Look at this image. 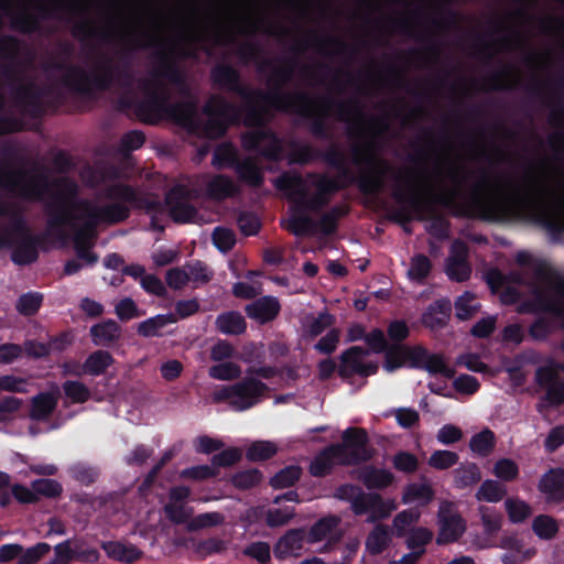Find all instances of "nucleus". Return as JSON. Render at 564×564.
<instances>
[{
  "label": "nucleus",
  "instance_id": "obj_1",
  "mask_svg": "<svg viewBox=\"0 0 564 564\" xmlns=\"http://www.w3.org/2000/svg\"><path fill=\"white\" fill-rule=\"evenodd\" d=\"M0 187L14 196L44 202L50 208L48 226L53 235L74 236L77 256L87 264L97 261L89 250L98 224H113L128 217V205L139 206L135 192L124 185H116L111 197L118 202L99 205L75 202L77 185L66 177L48 182V171L41 166L29 170H9L0 175Z\"/></svg>",
  "mask_w": 564,
  "mask_h": 564
},
{
  "label": "nucleus",
  "instance_id": "obj_2",
  "mask_svg": "<svg viewBox=\"0 0 564 564\" xmlns=\"http://www.w3.org/2000/svg\"><path fill=\"white\" fill-rule=\"evenodd\" d=\"M213 77L221 87L241 94L246 107L245 123L254 127L243 134L242 145L246 150L258 151L267 158H276L281 151L275 137L260 127L271 109L316 118L336 113L340 120L349 122L352 132L358 135H378L388 128L387 118H368L356 100L334 106L327 98H311L303 94H282L276 90L269 94L248 93L240 88L236 70L223 65L214 69Z\"/></svg>",
  "mask_w": 564,
  "mask_h": 564
},
{
  "label": "nucleus",
  "instance_id": "obj_3",
  "mask_svg": "<svg viewBox=\"0 0 564 564\" xmlns=\"http://www.w3.org/2000/svg\"><path fill=\"white\" fill-rule=\"evenodd\" d=\"M357 163H369V167L360 174L359 185L364 193L373 194L383 186V177L391 173L395 181L394 197L406 200L416 212L430 202L436 192L441 191V183L446 176L455 184L458 181V170L453 163L440 161L433 171L423 166H409L392 170L384 161L376 160L372 149L368 147L362 153L356 152Z\"/></svg>",
  "mask_w": 564,
  "mask_h": 564
},
{
  "label": "nucleus",
  "instance_id": "obj_4",
  "mask_svg": "<svg viewBox=\"0 0 564 564\" xmlns=\"http://www.w3.org/2000/svg\"><path fill=\"white\" fill-rule=\"evenodd\" d=\"M549 183L547 160H527L521 175L511 184L510 200L516 207L529 213L551 235L558 236L564 231V221L547 203Z\"/></svg>",
  "mask_w": 564,
  "mask_h": 564
},
{
  "label": "nucleus",
  "instance_id": "obj_5",
  "mask_svg": "<svg viewBox=\"0 0 564 564\" xmlns=\"http://www.w3.org/2000/svg\"><path fill=\"white\" fill-rule=\"evenodd\" d=\"M275 186L286 193L290 199L304 209L315 210L324 206L327 194L335 189L333 181L324 176L303 180L295 174H283L275 180Z\"/></svg>",
  "mask_w": 564,
  "mask_h": 564
},
{
  "label": "nucleus",
  "instance_id": "obj_6",
  "mask_svg": "<svg viewBox=\"0 0 564 564\" xmlns=\"http://www.w3.org/2000/svg\"><path fill=\"white\" fill-rule=\"evenodd\" d=\"M499 31L500 15L498 0H496V93L500 90L499 79L501 76V62L498 58V54L502 40L498 36ZM503 44L508 51L517 53L528 68L536 69L540 67L543 54L533 47L530 36L519 25L510 30L509 34L503 39Z\"/></svg>",
  "mask_w": 564,
  "mask_h": 564
},
{
  "label": "nucleus",
  "instance_id": "obj_7",
  "mask_svg": "<svg viewBox=\"0 0 564 564\" xmlns=\"http://www.w3.org/2000/svg\"><path fill=\"white\" fill-rule=\"evenodd\" d=\"M267 386L254 378L230 386H220L212 393L214 403L227 402L231 408L243 411L254 405L264 393Z\"/></svg>",
  "mask_w": 564,
  "mask_h": 564
},
{
  "label": "nucleus",
  "instance_id": "obj_8",
  "mask_svg": "<svg viewBox=\"0 0 564 564\" xmlns=\"http://www.w3.org/2000/svg\"><path fill=\"white\" fill-rule=\"evenodd\" d=\"M367 442L365 430L350 427L344 432L341 444L329 447L339 465H355L370 458Z\"/></svg>",
  "mask_w": 564,
  "mask_h": 564
},
{
  "label": "nucleus",
  "instance_id": "obj_9",
  "mask_svg": "<svg viewBox=\"0 0 564 564\" xmlns=\"http://www.w3.org/2000/svg\"><path fill=\"white\" fill-rule=\"evenodd\" d=\"M207 121L204 132L208 138H218L224 134L227 123L235 119L236 109L221 97H212L204 108Z\"/></svg>",
  "mask_w": 564,
  "mask_h": 564
},
{
  "label": "nucleus",
  "instance_id": "obj_10",
  "mask_svg": "<svg viewBox=\"0 0 564 564\" xmlns=\"http://www.w3.org/2000/svg\"><path fill=\"white\" fill-rule=\"evenodd\" d=\"M440 527L436 538L437 544H448L457 541L466 530L465 521L449 501H442L437 512Z\"/></svg>",
  "mask_w": 564,
  "mask_h": 564
},
{
  "label": "nucleus",
  "instance_id": "obj_11",
  "mask_svg": "<svg viewBox=\"0 0 564 564\" xmlns=\"http://www.w3.org/2000/svg\"><path fill=\"white\" fill-rule=\"evenodd\" d=\"M197 196L198 192L196 189L184 184L174 186L167 193L165 200L170 216L174 221L189 223L196 220V209L189 204V200Z\"/></svg>",
  "mask_w": 564,
  "mask_h": 564
},
{
  "label": "nucleus",
  "instance_id": "obj_12",
  "mask_svg": "<svg viewBox=\"0 0 564 564\" xmlns=\"http://www.w3.org/2000/svg\"><path fill=\"white\" fill-rule=\"evenodd\" d=\"M398 508L394 499H384L379 494H365L354 506L357 516L368 514V522H377L387 519Z\"/></svg>",
  "mask_w": 564,
  "mask_h": 564
},
{
  "label": "nucleus",
  "instance_id": "obj_13",
  "mask_svg": "<svg viewBox=\"0 0 564 564\" xmlns=\"http://www.w3.org/2000/svg\"><path fill=\"white\" fill-rule=\"evenodd\" d=\"M367 350L361 347L354 346L340 355V364L338 366V373L341 378H349L352 375H360L368 377L375 375L378 370V365L366 362Z\"/></svg>",
  "mask_w": 564,
  "mask_h": 564
},
{
  "label": "nucleus",
  "instance_id": "obj_14",
  "mask_svg": "<svg viewBox=\"0 0 564 564\" xmlns=\"http://www.w3.org/2000/svg\"><path fill=\"white\" fill-rule=\"evenodd\" d=\"M467 258V246L460 240L454 241L445 264V272L451 280L464 282L469 279L471 267Z\"/></svg>",
  "mask_w": 564,
  "mask_h": 564
},
{
  "label": "nucleus",
  "instance_id": "obj_15",
  "mask_svg": "<svg viewBox=\"0 0 564 564\" xmlns=\"http://www.w3.org/2000/svg\"><path fill=\"white\" fill-rule=\"evenodd\" d=\"M518 312L520 314L549 313L557 317L564 316L563 305L540 288L534 289L532 299L519 303Z\"/></svg>",
  "mask_w": 564,
  "mask_h": 564
},
{
  "label": "nucleus",
  "instance_id": "obj_16",
  "mask_svg": "<svg viewBox=\"0 0 564 564\" xmlns=\"http://www.w3.org/2000/svg\"><path fill=\"white\" fill-rule=\"evenodd\" d=\"M517 1L519 7L511 13V17L519 25L536 24L539 31L545 35L552 34L555 31V25L564 28V18L539 17L531 12L524 0Z\"/></svg>",
  "mask_w": 564,
  "mask_h": 564
},
{
  "label": "nucleus",
  "instance_id": "obj_17",
  "mask_svg": "<svg viewBox=\"0 0 564 564\" xmlns=\"http://www.w3.org/2000/svg\"><path fill=\"white\" fill-rule=\"evenodd\" d=\"M539 491L547 503L560 505L564 502V469L550 468L544 473L538 484Z\"/></svg>",
  "mask_w": 564,
  "mask_h": 564
},
{
  "label": "nucleus",
  "instance_id": "obj_18",
  "mask_svg": "<svg viewBox=\"0 0 564 564\" xmlns=\"http://www.w3.org/2000/svg\"><path fill=\"white\" fill-rule=\"evenodd\" d=\"M59 399V388L53 383L51 390L34 395L31 400L29 416L32 420L43 421L55 411Z\"/></svg>",
  "mask_w": 564,
  "mask_h": 564
},
{
  "label": "nucleus",
  "instance_id": "obj_19",
  "mask_svg": "<svg viewBox=\"0 0 564 564\" xmlns=\"http://www.w3.org/2000/svg\"><path fill=\"white\" fill-rule=\"evenodd\" d=\"M304 538L305 531L303 529L289 530L276 542L274 546V555L279 558L300 555Z\"/></svg>",
  "mask_w": 564,
  "mask_h": 564
},
{
  "label": "nucleus",
  "instance_id": "obj_20",
  "mask_svg": "<svg viewBox=\"0 0 564 564\" xmlns=\"http://www.w3.org/2000/svg\"><path fill=\"white\" fill-rule=\"evenodd\" d=\"M279 311V301L272 296H263L246 307L248 316L262 324L275 318Z\"/></svg>",
  "mask_w": 564,
  "mask_h": 564
},
{
  "label": "nucleus",
  "instance_id": "obj_21",
  "mask_svg": "<svg viewBox=\"0 0 564 564\" xmlns=\"http://www.w3.org/2000/svg\"><path fill=\"white\" fill-rule=\"evenodd\" d=\"M101 547L110 558L128 564L143 556V552L140 549L121 541L102 542Z\"/></svg>",
  "mask_w": 564,
  "mask_h": 564
},
{
  "label": "nucleus",
  "instance_id": "obj_22",
  "mask_svg": "<svg viewBox=\"0 0 564 564\" xmlns=\"http://www.w3.org/2000/svg\"><path fill=\"white\" fill-rule=\"evenodd\" d=\"M451 314L448 300H438L431 304L422 315V323L432 330L443 328Z\"/></svg>",
  "mask_w": 564,
  "mask_h": 564
},
{
  "label": "nucleus",
  "instance_id": "obj_23",
  "mask_svg": "<svg viewBox=\"0 0 564 564\" xmlns=\"http://www.w3.org/2000/svg\"><path fill=\"white\" fill-rule=\"evenodd\" d=\"M356 478L360 480L368 489H383L389 487L394 480L392 473L371 466H366L365 468L358 470Z\"/></svg>",
  "mask_w": 564,
  "mask_h": 564
},
{
  "label": "nucleus",
  "instance_id": "obj_24",
  "mask_svg": "<svg viewBox=\"0 0 564 564\" xmlns=\"http://www.w3.org/2000/svg\"><path fill=\"white\" fill-rule=\"evenodd\" d=\"M90 336L96 346H108L121 336V328L113 319L96 324L90 328Z\"/></svg>",
  "mask_w": 564,
  "mask_h": 564
},
{
  "label": "nucleus",
  "instance_id": "obj_25",
  "mask_svg": "<svg viewBox=\"0 0 564 564\" xmlns=\"http://www.w3.org/2000/svg\"><path fill=\"white\" fill-rule=\"evenodd\" d=\"M435 492L431 484L426 481L408 485L402 494L404 505L417 503L426 506L434 499Z\"/></svg>",
  "mask_w": 564,
  "mask_h": 564
},
{
  "label": "nucleus",
  "instance_id": "obj_26",
  "mask_svg": "<svg viewBox=\"0 0 564 564\" xmlns=\"http://www.w3.org/2000/svg\"><path fill=\"white\" fill-rule=\"evenodd\" d=\"M226 524V516L220 511L202 512L187 522L188 532H198L208 529L221 528Z\"/></svg>",
  "mask_w": 564,
  "mask_h": 564
},
{
  "label": "nucleus",
  "instance_id": "obj_27",
  "mask_svg": "<svg viewBox=\"0 0 564 564\" xmlns=\"http://www.w3.org/2000/svg\"><path fill=\"white\" fill-rule=\"evenodd\" d=\"M508 520L512 524L525 522L533 513L531 505L518 497H509L503 502Z\"/></svg>",
  "mask_w": 564,
  "mask_h": 564
},
{
  "label": "nucleus",
  "instance_id": "obj_28",
  "mask_svg": "<svg viewBox=\"0 0 564 564\" xmlns=\"http://www.w3.org/2000/svg\"><path fill=\"white\" fill-rule=\"evenodd\" d=\"M531 529L540 540L551 541L557 535L560 524L550 514H539L533 518Z\"/></svg>",
  "mask_w": 564,
  "mask_h": 564
},
{
  "label": "nucleus",
  "instance_id": "obj_29",
  "mask_svg": "<svg viewBox=\"0 0 564 564\" xmlns=\"http://www.w3.org/2000/svg\"><path fill=\"white\" fill-rule=\"evenodd\" d=\"M217 329L227 335H240L246 330V321L238 312H226L216 319Z\"/></svg>",
  "mask_w": 564,
  "mask_h": 564
},
{
  "label": "nucleus",
  "instance_id": "obj_30",
  "mask_svg": "<svg viewBox=\"0 0 564 564\" xmlns=\"http://www.w3.org/2000/svg\"><path fill=\"white\" fill-rule=\"evenodd\" d=\"M476 498L480 503L479 512L481 514L482 522L487 530L490 531L492 529V513L491 508L486 503H491L494 501V482L491 480L484 481L476 494Z\"/></svg>",
  "mask_w": 564,
  "mask_h": 564
},
{
  "label": "nucleus",
  "instance_id": "obj_31",
  "mask_svg": "<svg viewBox=\"0 0 564 564\" xmlns=\"http://www.w3.org/2000/svg\"><path fill=\"white\" fill-rule=\"evenodd\" d=\"M421 517V512L417 509H406L397 513L392 520L391 530L392 533L398 538L405 536Z\"/></svg>",
  "mask_w": 564,
  "mask_h": 564
},
{
  "label": "nucleus",
  "instance_id": "obj_32",
  "mask_svg": "<svg viewBox=\"0 0 564 564\" xmlns=\"http://www.w3.org/2000/svg\"><path fill=\"white\" fill-rule=\"evenodd\" d=\"M84 364L86 375L99 376L106 372L113 364V358L111 354L106 350H96L86 358Z\"/></svg>",
  "mask_w": 564,
  "mask_h": 564
},
{
  "label": "nucleus",
  "instance_id": "obj_33",
  "mask_svg": "<svg viewBox=\"0 0 564 564\" xmlns=\"http://www.w3.org/2000/svg\"><path fill=\"white\" fill-rule=\"evenodd\" d=\"M238 187L235 182L224 175L214 176L207 184L208 194L216 199H224L232 196Z\"/></svg>",
  "mask_w": 564,
  "mask_h": 564
},
{
  "label": "nucleus",
  "instance_id": "obj_34",
  "mask_svg": "<svg viewBox=\"0 0 564 564\" xmlns=\"http://www.w3.org/2000/svg\"><path fill=\"white\" fill-rule=\"evenodd\" d=\"M516 262L522 268H527L533 271L534 276L544 281L549 278L550 268L543 260H536L528 251H519L516 256Z\"/></svg>",
  "mask_w": 564,
  "mask_h": 564
},
{
  "label": "nucleus",
  "instance_id": "obj_35",
  "mask_svg": "<svg viewBox=\"0 0 564 564\" xmlns=\"http://www.w3.org/2000/svg\"><path fill=\"white\" fill-rule=\"evenodd\" d=\"M177 317L173 314L156 315L138 326V334L143 337H153L160 335V330L169 324L175 323Z\"/></svg>",
  "mask_w": 564,
  "mask_h": 564
},
{
  "label": "nucleus",
  "instance_id": "obj_36",
  "mask_svg": "<svg viewBox=\"0 0 564 564\" xmlns=\"http://www.w3.org/2000/svg\"><path fill=\"white\" fill-rule=\"evenodd\" d=\"M236 169L240 178L251 186H259L263 181L262 171L254 159L243 160Z\"/></svg>",
  "mask_w": 564,
  "mask_h": 564
},
{
  "label": "nucleus",
  "instance_id": "obj_37",
  "mask_svg": "<svg viewBox=\"0 0 564 564\" xmlns=\"http://www.w3.org/2000/svg\"><path fill=\"white\" fill-rule=\"evenodd\" d=\"M494 447V434L489 429H485L470 437L469 448L478 457L490 455Z\"/></svg>",
  "mask_w": 564,
  "mask_h": 564
},
{
  "label": "nucleus",
  "instance_id": "obj_38",
  "mask_svg": "<svg viewBox=\"0 0 564 564\" xmlns=\"http://www.w3.org/2000/svg\"><path fill=\"white\" fill-rule=\"evenodd\" d=\"M390 543L388 528L383 524H377L369 533L366 547L371 554L381 553Z\"/></svg>",
  "mask_w": 564,
  "mask_h": 564
},
{
  "label": "nucleus",
  "instance_id": "obj_39",
  "mask_svg": "<svg viewBox=\"0 0 564 564\" xmlns=\"http://www.w3.org/2000/svg\"><path fill=\"white\" fill-rule=\"evenodd\" d=\"M479 310L480 304L470 292H465L455 301V315L460 321L470 319Z\"/></svg>",
  "mask_w": 564,
  "mask_h": 564
},
{
  "label": "nucleus",
  "instance_id": "obj_40",
  "mask_svg": "<svg viewBox=\"0 0 564 564\" xmlns=\"http://www.w3.org/2000/svg\"><path fill=\"white\" fill-rule=\"evenodd\" d=\"M302 475V468L297 465L286 466L279 470L271 479L270 485L274 489H284L293 486Z\"/></svg>",
  "mask_w": 564,
  "mask_h": 564
},
{
  "label": "nucleus",
  "instance_id": "obj_41",
  "mask_svg": "<svg viewBox=\"0 0 564 564\" xmlns=\"http://www.w3.org/2000/svg\"><path fill=\"white\" fill-rule=\"evenodd\" d=\"M481 479L479 468L473 463L460 465L454 471V481L457 487L465 488L477 484Z\"/></svg>",
  "mask_w": 564,
  "mask_h": 564
},
{
  "label": "nucleus",
  "instance_id": "obj_42",
  "mask_svg": "<svg viewBox=\"0 0 564 564\" xmlns=\"http://www.w3.org/2000/svg\"><path fill=\"white\" fill-rule=\"evenodd\" d=\"M278 453V446L270 441H254L247 448L246 457L251 462H260L271 458Z\"/></svg>",
  "mask_w": 564,
  "mask_h": 564
},
{
  "label": "nucleus",
  "instance_id": "obj_43",
  "mask_svg": "<svg viewBox=\"0 0 564 564\" xmlns=\"http://www.w3.org/2000/svg\"><path fill=\"white\" fill-rule=\"evenodd\" d=\"M22 242L15 247L12 253V260L18 264H28L36 260L37 251L25 232L19 231Z\"/></svg>",
  "mask_w": 564,
  "mask_h": 564
},
{
  "label": "nucleus",
  "instance_id": "obj_44",
  "mask_svg": "<svg viewBox=\"0 0 564 564\" xmlns=\"http://www.w3.org/2000/svg\"><path fill=\"white\" fill-rule=\"evenodd\" d=\"M338 524L339 518L335 516L321 519L311 528L308 541L315 543L328 538Z\"/></svg>",
  "mask_w": 564,
  "mask_h": 564
},
{
  "label": "nucleus",
  "instance_id": "obj_45",
  "mask_svg": "<svg viewBox=\"0 0 564 564\" xmlns=\"http://www.w3.org/2000/svg\"><path fill=\"white\" fill-rule=\"evenodd\" d=\"M335 465H339L337 459L332 453V448L328 447L317 455L310 466V473L315 477H322L330 473Z\"/></svg>",
  "mask_w": 564,
  "mask_h": 564
},
{
  "label": "nucleus",
  "instance_id": "obj_46",
  "mask_svg": "<svg viewBox=\"0 0 564 564\" xmlns=\"http://www.w3.org/2000/svg\"><path fill=\"white\" fill-rule=\"evenodd\" d=\"M163 511L167 519L175 524H185L193 518V510L187 508L185 503L167 501L163 507Z\"/></svg>",
  "mask_w": 564,
  "mask_h": 564
},
{
  "label": "nucleus",
  "instance_id": "obj_47",
  "mask_svg": "<svg viewBox=\"0 0 564 564\" xmlns=\"http://www.w3.org/2000/svg\"><path fill=\"white\" fill-rule=\"evenodd\" d=\"M208 375L216 380L231 381L241 376V368L235 362L225 361L212 366L208 370Z\"/></svg>",
  "mask_w": 564,
  "mask_h": 564
},
{
  "label": "nucleus",
  "instance_id": "obj_48",
  "mask_svg": "<svg viewBox=\"0 0 564 564\" xmlns=\"http://www.w3.org/2000/svg\"><path fill=\"white\" fill-rule=\"evenodd\" d=\"M171 113L178 122L185 126L195 127L199 124L196 119L195 105L189 101L174 105L171 108Z\"/></svg>",
  "mask_w": 564,
  "mask_h": 564
},
{
  "label": "nucleus",
  "instance_id": "obj_49",
  "mask_svg": "<svg viewBox=\"0 0 564 564\" xmlns=\"http://www.w3.org/2000/svg\"><path fill=\"white\" fill-rule=\"evenodd\" d=\"M458 459L457 453L447 449H438L431 454L427 463L432 468L444 470L455 466Z\"/></svg>",
  "mask_w": 564,
  "mask_h": 564
},
{
  "label": "nucleus",
  "instance_id": "obj_50",
  "mask_svg": "<svg viewBox=\"0 0 564 564\" xmlns=\"http://www.w3.org/2000/svg\"><path fill=\"white\" fill-rule=\"evenodd\" d=\"M422 368L432 375L440 373L446 378L454 376V370L445 362L444 357L438 354L427 352Z\"/></svg>",
  "mask_w": 564,
  "mask_h": 564
},
{
  "label": "nucleus",
  "instance_id": "obj_51",
  "mask_svg": "<svg viewBox=\"0 0 564 564\" xmlns=\"http://www.w3.org/2000/svg\"><path fill=\"white\" fill-rule=\"evenodd\" d=\"M432 268L430 259L424 254H416L411 259L408 276L417 282H422L430 273Z\"/></svg>",
  "mask_w": 564,
  "mask_h": 564
},
{
  "label": "nucleus",
  "instance_id": "obj_52",
  "mask_svg": "<svg viewBox=\"0 0 564 564\" xmlns=\"http://www.w3.org/2000/svg\"><path fill=\"white\" fill-rule=\"evenodd\" d=\"M406 546L411 550L419 551L424 550V546L429 544L433 539V532L423 527L412 529L406 535Z\"/></svg>",
  "mask_w": 564,
  "mask_h": 564
},
{
  "label": "nucleus",
  "instance_id": "obj_53",
  "mask_svg": "<svg viewBox=\"0 0 564 564\" xmlns=\"http://www.w3.org/2000/svg\"><path fill=\"white\" fill-rule=\"evenodd\" d=\"M261 480L262 474L256 468L239 471L231 478L232 485L242 490L256 487Z\"/></svg>",
  "mask_w": 564,
  "mask_h": 564
},
{
  "label": "nucleus",
  "instance_id": "obj_54",
  "mask_svg": "<svg viewBox=\"0 0 564 564\" xmlns=\"http://www.w3.org/2000/svg\"><path fill=\"white\" fill-rule=\"evenodd\" d=\"M295 517L294 508H271L265 512V523L270 528L288 524Z\"/></svg>",
  "mask_w": 564,
  "mask_h": 564
},
{
  "label": "nucleus",
  "instance_id": "obj_55",
  "mask_svg": "<svg viewBox=\"0 0 564 564\" xmlns=\"http://www.w3.org/2000/svg\"><path fill=\"white\" fill-rule=\"evenodd\" d=\"M75 540H66L54 546V557L48 564H69L76 560Z\"/></svg>",
  "mask_w": 564,
  "mask_h": 564
},
{
  "label": "nucleus",
  "instance_id": "obj_56",
  "mask_svg": "<svg viewBox=\"0 0 564 564\" xmlns=\"http://www.w3.org/2000/svg\"><path fill=\"white\" fill-rule=\"evenodd\" d=\"M519 476V466L511 458H500L496 459V478L510 482L518 478Z\"/></svg>",
  "mask_w": 564,
  "mask_h": 564
},
{
  "label": "nucleus",
  "instance_id": "obj_57",
  "mask_svg": "<svg viewBox=\"0 0 564 564\" xmlns=\"http://www.w3.org/2000/svg\"><path fill=\"white\" fill-rule=\"evenodd\" d=\"M63 390L65 395L74 403H84L90 398L88 387L80 381H65L63 383Z\"/></svg>",
  "mask_w": 564,
  "mask_h": 564
},
{
  "label": "nucleus",
  "instance_id": "obj_58",
  "mask_svg": "<svg viewBox=\"0 0 564 564\" xmlns=\"http://www.w3.org/2000/svg\"><path fill=\"white\" fill-rule=\"evenodd\" d=\"M188 282L195 285L206 284L213 278V271L199 261L186 264Z\"/></svg>",
  "mask_w": 564,
  "mask_h": 564
},
{
  "label": "nucleus",
  "instance_id": "obj_59",
  "mask_svg": "<svg viewBox=\"0 0 564 564\" xmlns=\"http://www.w3.org/2000/svg\"><path fill=\"white\" fill-rule=\"evenodd\" d=\"M32 489L37 494V500L40 497L55 498L61 495L62 486L54 479L41 478L32 482Z\"/></svg>",
  "mask_w": 564,
  "mask_h": 564
},
{
  "label": "nucleus",
  "instance_id": "obj_60",
  "mask_svg": "<svg viewBox=\"0 0 564 564\" xmlns=\"http://www.w3.org/2000/svg\"><path fill=\"white\" fill-rule=\"evenodd\" d=\"M284 227L295 236L308 234L314 228V221L311 217L296 213L294 214Z\"/></svg>",
  "mask_w": 564,
  "mask_h": 564
},
{
  "label": "nucleus",
  "instance_id": "obj_61",
  "mask_svg": "<svg viewBox=\"0 0 564 564\" xmlns=\"http://www.w3.org/2000/svg\"><path fill=\"white\" fill-rule=\"evenodd\" d=\"M213 242L221 252L229 251L236 243V237L231 229L217 227L213 231Z\"/></svg>",
  "mask_w": 564,
  "mask_h": 564
},
{
  "label": "nucleus",
  "instance_id": "obj_62",
  "mask_svg": "<svg viewBox=\"0 0 564 564\" xmlns=\"http://www.w3.org/2000/svg\"><path fill=\"white\" fill-rule=\"evenodd\" d=\"M406 346H394L387 350L384 368L387 371H393L404 365H408Z\"/></svg>",
  "mask_w": 564,
  "mask_h": 564
},
{
  "label": "nucleus",
  "instance_id": "obj_63",
  "mask_svg": "<svg viewBox=\"0 0 564 564\" xmlns=\"http://www.w3.org/2000/svg\"><path fill=\"white\" fill-rule=\"evenodd\" d=\"M242 452L238 447L227 448L212 458V465L215 469L218 467H229L241 459Z\"/></svg>",
  "mask_w": 564,
  "mask_h": 564
},
{
  "label": "nucleus",
  "instance_id": "obj_64",
  "mask_svg": "<svg viewBox=\"0 0 564 564\" xmlns=\"http://www.w3.org/2000/svg\"><path fill=\"white\" fill-rule=\"evenodd\" d=\"M464 437V433L460 427L454 425V424H445L443 425L436 434V440L438 443L443 445H452L459 441H462Z\"/></svg>",
  "mask_w": 564,
  "mask_h": 564
}]
</instances>
